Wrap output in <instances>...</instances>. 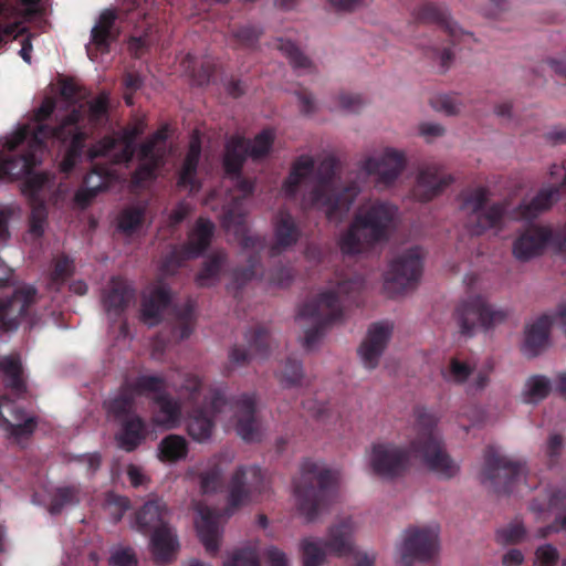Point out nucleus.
Masks as SVG:
<instances>
[{
  "mask_svg": "<svg viewBox=\"0 0 566 566\" xmlns=\"http://www.w3.org/2000/svg\"><path fill=\"white\" fill-rule=\"evenodd\" d=\"M430 105L447 115H457L462 108L458 94H437L430 98Z\"/></svg>",
  "mask_w": 566,
  "mask_h": 566,
  "instance_id": "obj_61",
  "label": "nucleus"
},
{
  "mask_svg": "<svg viewBox=\"0 0 566 566\" xmlns=\"http://www.w3.org/2000/svg\"><path fill=\"white\" fill-rule=\"evenodd\" d=\"M274 243L270 247L271 256H277L282 251L295 245L301 238L294 217L285 210H280L273 221Z\"/></svg>",
  "mask_w": 566,
  "mask_h": 566,
  "instance_id": "obj_29",
  "label": "nucleus"
},
{
  "mask_svg": "<svg viewBox=\"0 0 566 566\" xmlns=\"http://www.w3.org/2000/svg\"><path fill=\"white\" fill-rule=\"evenodd\" d=\"M399 566L431 560L438 552V532L432 527H409L399 548Z\"/></svg>",
  "mask_w": 566,
  "mask_h": 566,
  "instance_id": "obj_19",
  "label": "nucleus"
},
{
  "mask_svg": "<svg viewBox=\"0 0 566 566\" xmlns=\"http://www.w3.org/2000/svg\"><path fill=\"white\" fill-rule=\"evenodd\" d=\"M314 167L315 163L311 156L302 155L297 157L282 185L284 196L287 198L295 197L303 181L313 174Z\"/></svg>",
  "mask_w": 566,
  "mask_h": 566,
  "instance_id": "obj_41",
  "label": "nucleus"
},
{
  "mask_svg": "<svg viewBox=\"0 0 566 566\" xmlns=\"http://www.w3.org/2000/svg\"><path fill=\"white\" fill-rule=\"evenodd\" d=\"M36 291L33 287H22L11 296L0 297V332H15L22 323L33 328L38 322L33 313Z\"/></svg>",
  "mask_w": 566,
  "mask_h": 566,
  "instance_id": "obj_17",
  "label": "nucleus"
},
{
  "mask_svg": "<svg viewBox=\"0 0 566 566\" xmlns=\"http://www.w3.org/2000/svg\"><path fill=\"white\" fill-rule=\"evenodd\" d=\"M130 387L135 396H145L153 394L154 396L167 394V382L164 377L143 375L137 377L133 382H126Z\"/></svg>",
  "mask_w": 566,
  "mask_h": 566,
  "instance_id": "obj_52",
  "label": "nucleus"
},
{
  "mask_svg": "<svg viewBox=\"0 0 566 566\" xmlns=\"http://www.w3.org/2000/svg\"><path fill=\"white\" fill-rule=\"evenodd\" d=\"M249 349L234 345L229 352V360L234 366H244L253 357L265 358L269 355L270 332L259 325L249 329L244 335Z\"/></svg>",
  "mask_w": 566,
  "mask_h": 566,
  "instance_id": "obj_25",
  "label": "nucleus"
},
{
  "mask_svg": "<svg viewBox=\"0 0 566 566\" xmlns=\"http://www.w3.org/2000/svg\"><path fill=\"white\" fill-rule=\"evenodd\" d=\"M180 395L192 405L187 419V432L197 442L210 440L213 417L221 412L228 400L220 389H211L202 397V381L198 376L187 375L180 388Z\"/></svg>",
  "mask_w": 566,
  "mask_h": 566,
  "instance_id": "obj_7",
  "label": "nucleus"
},
{
  "mask_svg": "<svg viewBox=\"0 0 566 566\" xmlns=\"http://www.w3.org/2000/svg\"><path fill=\"white\" fill-rule=\"evenodd\" d=\"M202 144H189L188 153L178 176V187L190 192L199 191L201 185L197 178V168L201 156Z\"/></svg>",
  "mask_w": 566,
  "mask_h": 566,
  "instance_id": "obj_42",
  "label": "nucleus"
},
{
  "mask_svg": "<svg viewBox=\"0 0 566 566\" xmlns=\"http://www.w3.org/2000/svg\"><path fill=\"white\" fill-rule=\"evenodd\" d=\"M30 232L34 237H42L44 233V226L48 219V209L44 200L30 201Z\"/></svg>",
  "mask_w": 566,
  "mask_h": 566,
  "instance_id": "obj_58",
  "label": "nucleus"
},
{
  "mask_svg": "<svg viewBox=\"0 0 566 566\" xmlns=\"http://www.w3.org/2000/svg\"><path fill=\"white\" fill-rule=\"evenodd\" d=\"M42 12L40 0H0V18L20 14L23 19L31 20Z\"/></svg>",
  "mask_w": 566,
  "mask_h": 566,
  "instance_id": "obj_48",
  "label": "nucleus"
},
{
  "mask_svg": "<svg viewBox=\"0 0 566 566\" xmlns=\"http://www.w3.org/2000/svg\"><path fill=\"white\" fill-rule=\"evenodd\" d=\"M227 263V253L218 251L211 254L202 264L196 276L199 286H210L219 280L220 273Z\"/></svg>",
  "mask_w": 566,
  "mask_h": 566,
  "instance_id": "obj_49",
  "label": "nucleus"
},
{
  "mask_svg": "<svg viewBox=\"0 0 566 566\" xmlns=\"http://www.w3.org/2000/svg\"><path fill=\"white\" fill-rule=\"evenodd\" d=\"M423 253L420 247L407 249L396 256L385 274L384 289L391 295H397L408 289H413L422 274Z\"/></svg>",
  "mask_w": 566,
  "mask_h": 566,
  "instance_id": "obj_14",
  "label": "nucleus"
},
{
  "mask_svg": "<svg viewBox=\"0 0 566 566\" xmlns=\"http://www.w3.org/2000/svg\"><path fill=\"white\" fill-rule=\"evenodd\" d=\"M277 377L283 388H296L303 386L304 371L302 363L293 358H287L283 370Z\"/></svg>",
  "mask_w": 566,
  "mask_h": 566,
  "instance_id": "obj_54",
  "label": "nucleus"
},
{
  "mask_svg": "<svg viewBox=\"0 0 566 566\" xmlns=\"http://www.w3.org/2000/svg\"><path fill=\"white\" fill-rule=\"evenodd\" d=\"M56 107V98L45 96L25 122L18 124L13 136L0 138V142H85L93 129L106 119L108 95L103 92L63 116L55 114Z\"/></svg>",
  "mask_w": 566,
  "mask_h": 566,
  "instance_id": "obj_1",
  "label": "nucleus"
},
{
  "mask_svg": "<svg viewBox=\"0 0 566 566\" xmlns=\"http://www.w3.org/2000/svg\"><path fill=\"white\" fill-rule=\"evenodd\" d=\"M6 410L11 419L4 416V411H1L0 420L9 437L19 440L30 437L34 432L38 424L34 417L27 416L25 411L14 403H9Z\"/></svg>",
  "mask_w": 566,
  "mask_h": 566,
  "instance_id": "obj_35",
  "label": "nucleus"
},
{
  "mask_svg": "<svg viewBox=\"0 0 566 566\" xmlns=\"http://www.w3.org/2000/svg\"><path fill=\"white\" fill-rule=\"evenodd\" d=\"M170 304V293L165 286L154 289L148 297L142 303L140 317L142 321L149 326H155L161 321L163 312Z\"/></svg>",
  "mask_w": 566,
  "mask_h": 566,
  "instance_id": "obj_38",
  "label": "nucleus"
},
{
  "mask_svg": "<svg viewBox=\"0 0 566 566\" xmlns=\"http://www.w3.org/2000/svg\"><path fill=\"white\" fill-rule=\"evenodd\" d=\"M355 523L352 517H345L328 528L327 537L322 543L305 538L301 542L303 566H321L326 558V552L345 557L354 553Z\"/></svg>",
  "mask_w": 566,
  "mask_h": 566,
  "instance_id": "obj_10",
  "label": "nucleus"
},
{
  "mask_svg": "<svg viewBox=\"0 0 566 566\" xmlns=\"http://www.w3.org/2000/svg\"><path fill=\"white\" fill-rule=\"evenodd\" d=\"M417 434L410 442L409 450L431 472L442 479L454 478L460 470L459 464L444 450L437 432V419L424 408L416 410Z\"/></svg>",
  "mask_w": 566,
  "mask_h": 566,
  "instance_id": "obj_8",
  "label": "nucleus"
},
{
  "mask_svg": "<svg viewBox=\"0 0 566 566\" xmlns=\"http://www.w3.org/2000/svg\"><path fill=\"white\" fill-rule=\"evenodd\" d=\"M509 312L491 304L484 295L474 294L459 302L453 317L464 336H472L479 328L490 331L505 322Z\"/></svg>",
  "mask_w": 566,
  "mask_h": 566,
  "instance_id": "obj_11",
  "label": "nucleus"
},
{
  "mask_svg": "<svg viewBox=\"0 0 566 566\" xmlns=\"http://www.w3.org/2000/svg\"><path fill=\"white\" fill-rule=\"evenodd\" d=\"M275 48L289 60L298 75L315 72L316 67L313 62L292 41L277 39Z\"/></svg>",
  "mask_w": 566,
  "mask_h": 566,
  "instance_id": "obj_46",
  "label": "nucleus"
},
{
  "mask_svg": "<svg viewBox=\"0 0 566 566\" xmlns=\"http://www.w3.org/2000/svg\"><path fill=\"white\" fill-rule=\"evenodd\" d=\"M147 128V118L145 114L135 113L123 129V138L104 137L98 142H136Z\"/></svg>",
  "mask_w": 566,
  "mask_h": 566,
  "instance_id": "obj_56",
  "label": "nucleus"
},
{
  "mask_svg": "<svg viewBox=\"0 0 566 566\" xmlns=\"http://www.w3.org/2000/svg\"><path fill=\"white\" fill-rule=\"evenodd\" d=\"M412 22L416 24H431L447 36L452 46L471 49L475 41L471 32H465L451 19L449 10L443 4L424 1L417 6L411 13Z\"/></svg>",
  "mask_w": 566,
  "mask_h": 566,
  "instance_id": "obj_16",
  "label": "nucleus"
},
{
  "mask_svg": "<svg viewBox=\"0 0 566 566\" xmlns=\"http://www.w3.org/2000/svg\"><path fill=\"white\" fill-rule=\"evenodd\" d=\"M549 243L556 248L552 230L546 227L532 226L515 238L512 252L516 260L526 262L541 255Z\"/></svg>",
  "mask_w": 566,
  "mask_h": 566,
  "instance_id": "obj_24",
  "label": "nucleus"
},
{
  "mask_svg": "<svg viewBox=\"0 0 566 566\" xmlns=\"http://www.w3.org/2000/svg\"><path fill=\"white\" fill-rule=\"evenodd\" d=\"M525 476L526 465L524 462L513 461L500 454L494 447L485 449L482 482L489 483L496 493L514 492Z\"/></svg>",
  "mask_w": 566,
  "mask_h": 566,
  "instance_id": "obj_12",
  "label": "nucleus"
},
{
  "mask_svg": "<svg viewBox=\"0 0 566 566\" xmlns=\"http://www.w3.org/2000/svg\"><path fill=\"white\" fill-rule=\"evenodd\" d=\"M369 465L374 474L391 481L407 473L410 467V453L407 449L395 443H374Z\"/></svg>",
  "mask_w": 566,
  "mask_h": 566,
  "instance_id": "obj_18",
  "label": "nucleus"
},
{
  "mask_svg": "<svg viewBox=\"0 0 566 566\" xmlns=\"http://www.w3.org/2000/svg\"><path fill=\"white\" fill-rule=\"evenodd\" d=\"M135 398L136 396L132 391L130 387L125 382L118 394L105 402L107 413L117 421H123L133 416L135 410Z\"/></svg>",
  "mask_w": 566,
  "mask_h": 566,
  "instance_id": "obj_45",
  "label": "nucleus"
},
{
  "mask_svg": "<svg viewBox=\"0 0 566 566\" xmlns=\"http://www.w3.org/2000/svg\"><path fill=\"white\" fill-rule=\"evenodd\" d=\"M60 163V170L70 174L83 161L93 163L104 158L114 165L128 164L138 151V166L130 176V188L138 191L147 188L164 166L161 144H69Z\"/></svg>",
  "mask_w": 566,
  "mask_h": 566,
  "instance_id": "obj_2",
  "label": "nucleus"
},
{
  "mask_svg": "<svg viewBox=\"0 0 566 566\" xmlns=\"http://www.w3.org/2000/svg\"><path fill=\"white\" fill-rule=\"evenodd\" d=\"M159 458L163 461L177 462L188 454V442L182 436L169 434L158 447Z\"/></svg>",
  "mask_w": 566,
  "mask_h": 566,
  "instance_id": "obj_50",
  "label": "nucleus"
},
{
  "mask_svg": "<svg viewBox=\"0 0 566 566\" xmlns=\"http://www.w3.org/2000/svg\"><path fill=\"white\" fill-rule=\"evenodd\" d=\"M407 165L402 151L387 148L381 157H368L360 161V171L366 176H375L376 185L390 187L402 174Z\"/></svg>",
  "mask_w": 566,
  "mask_h": 566,
  "instance_id": "obj_22",
  "label": "nucleus"
},
{
  "mask_svg": "<svg viewBox=\"0 0 566 566\" xmlns=\"http://www.w3.org/2000/svg\"><path fill=\"white\" fill-rule=\"evenodd\" d=\"M296 506L307 522L326 512L336 497V474L323 464L306 459L293 481Z\"/></svg>",
  "mask_w": 566,
  "mask_h": 566,
  "instance_id": "obj_4",
  "label": "nucleus"
},
{
  "mask_svg": "<svg viewBox=\"0 0 566 566\" xmlns=\"http://www.w3.org/2000/svg\"><path fill=\"white\" fill-rule=\"evenodd\" d=\"M339 170V159L335 156L325 157L317 167V184L311 192L313 205L322 209L329 221L335 222L343 220L360 192L356 182L342 189L335 187L334 179Z\"/></svg>",
  "mask_w": 566,
  "mask_h": 566,
  "instance_id": "obj_9",
  "label": "nucleus"
},
{
  "mask_svg": "<svg viewBox=\"0 0 566 566\" xmlns=\"http://www.w3.org/2000/svg\"><path fill=\"white\" fill-rule=\"evenodd\" d=\"M224 566H260V560L254 548L243 547L234 551Z\"/></svg>",
  "mask_w": 566,
  "mask_h": 566,
  "instance_id": "obj_63",
  "label": "nucleus"
},
{
  "mask_svg": "<svg viewBox=\"0 0 566 566\" xmlns=\"http://www.w3.org/2000/svg\"><path fill=\"white\" fill-rule=\"evenodd\" d=\"M396 216L397 208L386 201H376L358 211L340 238L342 252L355 255L387 241Z\"/></svg>",
  "mask_w": 566,
  "mask_h": 566,
  "instance_id": "obj_5",
  "label": "nucleus"
},
{
  "mask_svg": "<svg viewBox=\"0 0 566 566\" xmlns=\"http://www.w3.org/2000/svg\"><path fill=\"white\" fill-rule=\"evenodd\" d=\"M363 287L364 280L359 275L340 280L335 289L322 292L300 307L297 318L312 323L303 339V347L306 350H313L327 328L342 319L343 303H356Z\"/></svg>",
  "mask_w": 566,
  "mask_h": 566,
  "instance_id": "obj_3",
  "label": "nucleus"
},
{
  "mask_svg": "<svg viewBox=\"0 0 566 566\" xmlns=\"http://www.w3.org/2000/svg\"><path fill=\"white\" fill-rule=\"evenodd\" d=\"M214 231L216 226L210 219L199 217L189 230L187 241L175 245L164 258L161 271L174 274L186 261L201 256L210 247Z\"/></svg>",
  "mask_w": 566,
  "mask_h": 566,
  "instance_id": "obj_13",
  "label": "nucleus"
},
{
  "mask_svg": "<svg viewBox=\"0 0 566 566\" xmlns=\"http://www.w3.org/2000/svg\"><path fill=\"white\" fill-rule=\"evenodd\" d=\"M184 73L190 78L192 85L206 86L216 72L214 63L207 59L198 63L196 56L187 53L180 62Z\"/></svg>",
  "mask_w": 566,
  "mask_h": 566,
  "instance_id": "obj_44",
  "label": "nucleus"
},
{
  "mask_svg": "<svg viewBox=\"0 0 566 566\" xmlns=\"http://www.w3.org/2000/svg\"><path fill=\"white\" fill-rule=\"evenodd\" d=\"M135 296V291L122 277H113L103 293V305L108 316L117 319Z\"/></svg>",
  "mask_w": 566,
  "mask_h": 566,
  "instance_id": "obj_31",
  "label": "nucleus"
},
{
  "mask_svg": "<svg viewBox=\"0 0 566 566\" xmlns=\"http://www.w3.org/2000/svg\"><path fill=\"white\" fill-rule=\"evenodd\" d=\"M233 406L235 408V430L238 436L241 437L247 442L259 441L261 439V432L259 422L255 417V394H241L233 401Z\"/></svg>",
  "mask_w": 566,
  "mask_h": 566,
  "instance_id": "obj_26",
  "label": "nucleus"
},
{
  "mask_svg": "<svg viewBox=\"0 0 566 566\" xmlns=\"http://www.w3.org/2000/svg\"><path fill=\"white\" fill-rule=\"evenodd\" d=\"M453 180L452 175L441 164L423 163L418 168L412 196L420 202H429L440 196Z\"/></svg>",
  "mask_w": 566,
  "mask_h": 566,
  "instance_id": "obj_21",
  "label": "nucleus"
},
{
  "mask_svg": "<svg viewBox=\"0 0 566 566\" xmlns=\"http://www.w3.org/2000/svg\"><path fill=\"white\" fill-rule=\"evenodd\" d=\"M392 332V325L387 322L374 323L367 332V336L359 346L358 354L364 366L374 369L378 366Z\"/></svg>",
  "mask_w": 566,
  "mask_h": 566,
  "instance_id": "obj_27",
  "label": "nucleus"
},
{
  "mask_svg": "<svg viewBox=\"0 0 566 566\" xmlns=\"http://www.w3.org/2000/svg\"><path fill=\"white\" fill-rule=\"evenodd\" d=\"M0 179H18L24 177L22 192L29 201L43 200L41 191L54 182V175L48 171L33 172L40 166L39 153H43L46 144H0Z\"/></svg>",
  "mask_w": 566,
  "mask_h": 566,
  "instance_id": "obj_6",
  "label": "nucleus"
},
{
  "mask_svg": "<svg viewBox=\"0 0 566 566\" xmlns=\"http://www.w3.org/2000/svg\"><path fill=\"white\" fill-rule=\"evenodd\" d=\"M473 368L460 359L453 357L450 359L449 366L442 370V376L447 381L463 384L472 374Z\"/></svg>",
  "mask_w": 566,
  "mask_h": 566,
  "instance_id": "obj_60",
  "label": "nucleus"
},
{
  "mask_svg": "<svg viewBox=\"0 0 566 566\" xmlns=\"http://www.w3.org/2000/svg\"><path fill=\"white\" fill-rule=\"evenodd\" d=\"M195 324V306L188 302L176 311V325L174 331L179 333L180 339H186L192 334Z\"/></svg>",
  "mask_w": 566,
  "mask_h": 566,
  "instance_id": "obj_55",
  "label": "nucleus"
},
{
  "mask_svg": "<svg viewBox=\"0 0 566 566\" xmlns=\"http://www.w3.org/2000/svg\"><path fill=\"white\" fill-rule=\"evenodd\" d=\"M116 19L117 15L114 10H104L91 31V41L102 53H107L112 41L116 39L113 33Z\"/></svg>",
  "mask_w": 566,
  "mask_h": 566,
  "instance_id": "obj_43",
  "label": "nucleus"
},
{
  "mask_svg": "<svg viewBox=\"0 0 566 566\" xmlns=\"http://www.w3.org/2000/svg\"><path fill=\"white\" fill-rule=\"evenodd\" d=\"M157 411L154 415V422L165 429H175L180 424L181 406L178 400L169 394H161L153 397Z\"/></svg>",
  "mask_w": 566,
  "mask_h": 566,
  "instance_id": "obj_39",
  "label": "nucleus"
},
{
  "mask_svg": "<svg viewBox=\"0 0 566 566\" xmlns=\"http://www.w3.org/2000/svg\"><path fill=\"white\" fill-rule=\"evenodd\" d=\"M265 490L266 482L259 467H239L230 481L226 514L228 516L232 515L248 500L250 494H261Z\"/></svg>",
  "mask_w": 566,
  "mask_h": 566,
  "instance_id": "obj_20",
  "label": "nucleus"
},
{
  "mask_svg": "<svg viewBox=\"0 0 566 566\" xmlns=\"http://www.w3.org/2000/svg\"><path fill=\"white\" fill-rule=\"evenodd\" d=\"M564 193H566V172L559 185L544 187L532 200L523 201L517 208L518 216L524 220H533L549 210Z\"/></svg>",
  "mask_w": 566,
  "mask_h": 566,
  "instance_id": "obj_30",
  "label": "nucleus"
},
{
  "mask_svg": "<svg viewBox=\"0 0 566 566\" xmlns=\"http://www.w3.org/2000/svg\"><path fill=\"white\" fill-rule=\"evenodd\" d=\"M74 271V262L67 255L62 254L54 261L53 271L51 274L52 281L55 283L64 282L69 279Z\"/></svg>",
  "mask_w": 566,
  "mask_h": 566,
  "instance_id": "obj_64",
  "label": "nucleus"
},
{
  "mask_svg": "<svg viewBox=\"0 0 566 566\" xmlns=\"http://www.w3.org/2000/svg\"><path fill=\"white\" fill-rule=\"evenodd\" d=\"M0 373L4 387L11 392L19 397L27 392V379L19 355L11 354L0 357Z\"/></svg>",
  "mask_w": 566,
  "mask_h": 566,
  "instance_id": "obj_36",
  "label": "nucleus"
},
{
  "mask_svg": "<svg viewBox=\"0 0 566 566\" xmlns=\"http://www.w3.org/2000/svg\"><path fill=\"white\" fill-rule=\"evenodd\" d=\"M488 190L479 187L464 196L462 210L468 211L467 228L474 235H480L489 229L501 226L506 207L502 202L486 207Z\"/></svg>",
  "mask_w": 566,
  "mask_h": 566,
  "instance_id": "obj_15",
  "label": "nucleus"
},
{
  "mask_svg": "<svg viewBox=\"0 0 566 566\" xmlns=\"http://www.w3.org/2000/svg\"><path fill=\"white\" fill-rule=\"evenodd\" d=\"M199 520L196 522L198 536L207 552L216 554L219 549V513L207 505L198 506Z\"/></svg>",
  "mask_w": 566,
  "mask_h": 566,
  "instance_id": "obj_32",
  "label": "nucleus"
},
{
  "mask_svg": "<svg viewBox=\"0 0 566 566\" xmlns=\"http://www.w3.org/2000/svg\"><path fill=\"white\" fill-rule=\"evenodd\" d=\"M150 534V548L155 562L159 565L170 563L179 547L177 535L168 524L157 527Z\"/></svg>",
  "mask_w": 566,
  "mask_h": 566,
  "instance_id": "obj_33",
  "label": "nucleus"
},
{
  "mask_svg": "<svg viewBox=\"0 0 566 566\" xmlns=\"http://www.w3.org/2000/svg\"><path fill=\"white\" fill-rule=\"evenodd\" d=\"M81 488L78 485H65L56 488L51 496L49 512L52 515L60 514L64 507L77 505L80 499Z\"/></svg>",
  "mask_w": 566,
  "mask_h": 566,
  "instance_id": "obj_51",
  "label": "nucleus"
},
{
  "mask_svg": "<svg viewBox=\"0 0 566 566\" xmlns=\"http://www.w3.org/2000/svg\"><path fill=\"white\" fill-rule=\"evenodd\" d=\"M114 177L112 167L102 164L93 165L91 171L84 177L83 186L75 192V202L82 208L87 207L99 192L111 186Z\"/></svg>",
  "mask_w": 566,
  "mask_h": 566,
  "instance_id": "obj_28",
  "label": "nucleus"
},
{
  "mask_svg": "<svg viewBox=\"0 0 566 566\" xmlns=\"http://www.w3.org/2000/svg\"><path fill=\"white\" fill-rule=\"evenodd\" d=\"M167 505L160 499L147 501L135 514L137 530L143 534H150L157 527L167 523Z\"/></svg>",
  "mask_w": 566,
  "mask_h": 566,
  "instance_id": "obj_34",
  "label": "nucleus"
},
{
  "mask_svg": "<svg viewBox=\"0 0 566 566\" xmlns=\"http://www.w3.org/2000/svg\"><path fill=\"white\" fill-rule=\"evenodd\" d=\"M337 103L342 112L357 114L366 106L367 101L360 94L342 92L337 96Z\"/></svg>",
  "mask_w": 566,
  "mask_h": 566,
  "instance_id": "obj_62",
  "label": "nucleus"
},
{
  "mask_svg": "<svg viewBox=\"0 0 566 566\" xmlns=\"http://www.w3.org/2000/svg\"><path fill=\"white\" fill-rule=\"evenodd\" d=\"M146 211V203L125 207L117 217L118 230L126 235H132L137 232L144 224Z\"/></svg>",
  "mask_w": 566,
  "mask_h": 566,
  "instance_id": "obj_47",
  "label": "nucleus"
},
{
  "mask_svg": "<svg viewBox=\"0 0 566 566\" xmlns=\"http://www.w3.org/2000/svg\"><path fill=\"white\" fill-rule=\"evenodd\" d=\"M551 325V317L543 315L526 327L523 345V352L526 356L535 357L546 347Z\"/></svg>",
  "mask_w": 566,
  "mask_h": 566,
  "instance_id": "obj_37",
  "label": "nucleus"
},
{
  "mask_svg": "<svg viewBox=\"0 0 566 566\" xmlns=\"http://www.w3.org/2000/svg\"><path fill=\"white\" fill-rule=\"evenodd\" d=\"M230 34L235 43V48L254 50L263 34V30L255 24H244L232 29Z\"/></svg>",
  "mask_w": 566,
  "mask_h": 566,
  "instance_id": "obj_53",
  "label": "nucleus"
},
{
  "mask_svg": "<svg viewBox=\"0 0 566 566\" xmlns=\"http://www.w3.org/2000/svg\"><path fill=\"white\" fill-rule=\"evenodd\" d=\"M119 422L122 428L117 434L118 446L126 452H132L146 439L147 426L137 415Z\"/></svg>",
  "mask_w": 566,
  "mask_h": 566,
  "instance_id": "obj_40",
  "label": "nucleus"
},
{
  "mask_svg": "<svg viewBox=\"0 0 566 566\" xmlns=\"http://www.w3.org/2000/svg\"><path fill=\"white\" fill-rule=\"evenodd\" d=\"M243 144H226V154L223 158L224 172L229 176L241 174L245 156L238 149Z\"/></svg>",
  "mask_w": 566,
  "mask_h": 566,
  "instance_id": "obj_59",
  "label": "nucleus"
},
{
  "mask_svg": "<svg viewBox=\"0 0 566 566\" xmlns=\"http://www.w3.org/2000/svg\"><path fill=\"white\" fill-rule=\"evenodd\" d=\"M241 245L248 264L234 268L231 272V281L228 284V290L233 291L235 297L254 279L261 262V253L266 248V241L260 235H245L242 238Z\"/></svg>",
  "mask_w": 566,
  "mask_h": 566,
  "instance_id": "obj_23",
  "label": "nucleus"
},
{
  "mask_svg": "<svg viewBox=\"0 0 566 566\" xmlns=\"http://www.w3.org/2000/svg\"><path fill=\"white\" fill-rule=\"evenodd\" d=\"M551 391V382L545 376H532L526 382V401L537 402L545 399Z\"/></svg>",
  "mask_w": 566,
  "mask_h": 566,
  "instance_id": "obj_57",
  "label": "nucleus"
}]
</instances>
